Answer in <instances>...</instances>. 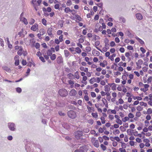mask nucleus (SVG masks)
Instances as JSON below:
<instances>
[{"mask_svg": "<svg viewBox=\"0 0 152 152\" xmlns=\"http://www.w3.org/2000/svg\"><path fill=\"white\" fill-rule=\"evenodd\" d=\"M67 115L70 118L73 119L77 117V114L76 112L73 110H70L67 112Z\"/></svg>", "mask_w": 152, "mask_h": 152, "instance_id": "1", "label": "nucleus"}, {"mask_svg": "<svg viewBox=\"0 0 152 152\" xmlns=\"http://www.w3.org/2000/svg\"><path fill=\"white\" fill-rule=\"evenodd\" d=\"M58 94L62 97H65L68 95V92L66 89L62 88L59 90Z\"/></svg>", "mask_w": 152, "mask_h": 152, "instance_id": "2", "label": "nucleus"}, {"mask_svg": "<svg viewBox=\"0 0 152 152\" xmlns=\"http://www.w3.org/2000/svg\"><path fill=\"white\" fill-rule=\"evenodd\" d=\"M91 142L95 147L98 148L99 147V141L97 140H96V138L92 137L91 139Z\"/></svg>", "mask_w": 152, "mask_h": 152, "instance_id": "3", "label": "nucleus"}, {"mask_svg": "<svg viewBox=\"0 0 152 152\" xmlns=\"http://www.w3.org/2000/svg\"><path fill=\"white\" fill-rule=\"evenodd\" d=\"M83 134L82 131H77L75 133V137L77 139H80Z\"/></svg>", "mask_w": 152, "mask_h": 152, "instance_id": "4", "label": "nucleus"}, {"mask_svg": "<svg viewBox=\"0 0 152 152\" xmlns=\"http://www.w3.org/2000/svg\"><path fill=\"white\" fill-rule=\"evenodd\" d=\"M23 13H22L20 15V20L23 22L26 25L28 24L27 20L26 18L23 17Z\"/></svg>", "mask_w": 152, "mask_h": 152, "instance_id": "5", "label": "nucleus"}, {"mask_svg": "<svg viewBox=\"0 0 152 152\" xmlns=\"http://www.w3.org/2000/svg\"><path fill=\"white\" fill-rule=\"evenodd\" d=\"M127 76L129 77V79L127 80V83L129 84H131L132 83V80H133L134 78V75L133 74H130L128 75Z\"/></svg>", "mask_w": 152, "mask_h": 152, "instance_id": "6", "label": "nucleus"}, {"mask_svg": "<svg viewBox=\"0 0 152 152\" xmlns=\"http://www.w3.org/2000/svg\"><path fill=\"white\" fill-rule=\"evenodd\" d=\"M86 150V146L84 145L80 147L79 149L76 150L74 152H85Z\"/></svg>", "mask_w": 152, "mask_h": 152, "instance_id": "7", "label": "nucleus"}, {"mask_svg": "<svg viewBox=\"0 0 152 152\" xmlns=\"http://www.w3.org/2000/svg\"><path fill=\"white\" fill-rule=\"evenodd\" d=\"M8 126L10 130L14 131L15 130V124L13 123H8Z\"/></svg>", "mask_w": 152, "mask_h": 152, "instance_id": "8", "label": "nucleus"}, {"mask_svg": "<svg viewBox=\"0 0 152 152\" xmlns=\"http://www.w3.org/2000/svg\"><path fill=\"white\" fill-rule=\"evenodd\" d=\"M143 142L145 143V145L146 147H149L150 146V140L148 139H143Z\"/></svg>", "mask_w": 152, "mask_h": 152, "instance_id": "9", "label": "nucleus"}, {"mask_svg": "<svg viewBox=\"0 0 152 152\" xmlns=\"http://www.w3.org/2000/svg\"><path fill=\"white\" fill-rule=\"evenodd\" d=\"M31 30L33 31H36L38 30V26L37 24L35 23L33 25L31 28Z\"/></svg>", "mask_w": 152, "mask_h": 152, "instance_id": "10", "label": "nucleus"}, {"mask_svg": "<svg viewBox=\"0 0 152 152\" xmlns=\"http://www.w3.org/2000/svg\"><path fill=\"white\" fill-rule=\"evenodd\" d=\"M77 94V92L75 89H72L69 93V94L71 96H75Z\"/></svg>", "mask_w": 152, "mask_h": 152, "instance_id": "11", "label": "nucleus"}, {"mask_svg": "<svg viewBox=\"0 0 152 152\" xmlns=\"http://www.w3.org/2000/svg\"><path fill=\"white\" fill-rule=\"evenodd\" d=\"M131 52L130 51L129 52L125 53V56L127 58L129 61L131 60V58L130 57L131 56Z\"/></svg>", "mask_w": 152, "mask_h": 152, "instance_id": "12", "label": "nucleus"}, {"mask_svg": "<svg viewBox=\"0 0 152 152\" xmlns=\"http://www.w3.org/2000/svg\"><path fill=\"white\" fill-rule=\"evenodd\" d=\"M42 55L44 56L45 59H48V56L46 54H48V51H47L45 49H43L42 51Z\"/></svg>", "mask_w": 152, "mask_h": 152, "instance_id": "13", "label": "nucleus"}, {"mask_svg": "<svg viewBox=\"0 0 152 152\" xmlns=\"http://www.w3.org/2000/svg\"><path fill=\"white\" fill-rule=\"evenodd\" d=\"M108 85L111 87L113 91L116 89V85L115 83H109Z\"/></svg>", "mask_w": 152, "mask_h": 152, "instance_id": "14", "label": "nucleus"}, {"mask_svg": "<svg viewBox=\"0 0 152 152\" xmlns=\"http://www.w3.org/2000/svg\"><path fill=\"white\" fill-rule=\"evenodd\" d=\"M129 131H130L131 133H132L135 136H137L138 135V132L137 131H135L134 132V130L132 129H128L127 130V132H128Z\"/></svg>", "mask_w": 152, "mask_h": 152, "instance_id": "15", "label": "nucleus"}, {"mask_svg": "<svg viewBox=\"0 0 152 152\" xmlns=\"http://www.w3.org/2000/svg\"><path fill=\"white\" fill-rule=\"evenodd\" d=\"M92 53L94 56H98L100 54L99 52L94 49L92 50Z\"/></svg>", "mask_w": 152, "mask_h": 152, "instance_id": "16", "label": "nucleus"}, {"mask_svg": "<svg viewBox=\"0 0 152 152\" xmlns=\"http://www.w3.org/2000/svg\"><path fill=\"white\" fill-rule=\"evenodd\" d=\"M86 106L88 110V113H91L94 111V108L93 107H90L88 105H87Z\"/></svg>", "mask_w": 152, "mask_h": 152, "instance_id": "17", "label": "nucleus"}, {"mask_svg": "<svg viewBox=\"0 0 152 152\" xmlns=\"http://www.w3.org/2000/svg\"><path fill=\"white\" fill-rule=\"evenodd\" d=\"M122 79L123 80L121 81V83L123 85L126 83V80H127V77L125 75H123L122 76Z\"/></svg>", "mask_w": 152, "mask_h": 152, "instance_id": "18", "label": "nucleus"}, {"mask_svg": "<svg viewBox=\"0 0 152 152\" xmlns=\"http://www.w3.org/2000/svg\"><path fill=\"white\" fill-rule=\"evenodd\" d=\"M63 58L61 56H58L57 58V63L58 64H60L63 62Z\"/></svg>", "mask_w": 152, "mask_h": 152, "instance_id": "19", "label": "nucleus"}, {"mask_svg": "<svg viewBox=\"0 0 152 152\" xmlns=\"http://www.w3.org/2000/svg\"><path fill=\"white\" fill-rule=\"evenodd\" d=\"M100 44V42L99 41H96L95 42V46L98 50L101 51V49L97 47V46L99 45Z\"/></svg>", "mask_w": 152, "mask_h": 152, "instance_id": "20", "label": "nucleus"}, {"mask_svg": "<svg viewBox=\"0 0 152 152\" xmlns=\"http://www.w3.org/2000/svg\"><path fill=\"white\" fill-rule=\"evenodd\" d=\"M49 55L50 56V58L53 61L56 59V56L55 54H52V53H49Z\"/></svg>", "mask_w": 152, "mask_h": 152, "instance_id": "21", "label": "nucleus"}, {"mask_svg": "<svg viewBox=\"0 0 152 152\" xmlns=\"http://www.w3.org/2000/svg\"><path fill=\"white\" fill-rule=\"evenodd\" d=\"M23 52V48L21 46L20 49L17 52V54L21 56Z\"/></svg>", "mask_w": 152, "mask_h": 152, "instance_id": "22", "label": "nucleus"}, {"mask_svg": "<svg viewBox=\"0 0 152 152\" xmlns=\"http://www.w3.org/2000/svg\"><path fill=\"white\" fill-rule=\"evenodd\" d=\"M136 17L138 20H141L143 18L142 15L140 13H137L136 14Z\"/></svg>", "mask_w": 152, "mask_h": 152, "instance_id": "23", "label": "nucleus"}, {"mask_svg": "<svg viewBox=\"0 0 152 152\" xmlns=\"http://www.w3.org/2000/svg\"><path fill=\"white\" fill-rule=\"evenodd\" d=\"M80 77L79 75V72L77 71L74 73V78H75L78 80L80 78Z\"/></svg>", "mask_w": 152, "mask_h": 152, "instance_id": "24", "label": "nucleus"}, {"mask_svg": "<svg viewBox=\"0 0 152 152\" xmlns=\"http://www.w3.org/2000/svg\"><path fill=\"white\" fill-rule=\"evenodd\" d=\"M67 77L70 80L74 79V75L72 73H69L67 75Z\"/></svg>", "mask_w": 152, "mask_h": 152, "instance_id": "25", "label": "nucleus"}, {"mask_svg": "<svg viewBox=\"0 0 152 152\" xmlns=\"http://www.w3.org/2000/svg\"><path fill=\"white\" fill-rule=\"evenodd\" d=\"M93 40L95 41L96 40L99 39H100L99 36L96 35H94L93 36Z\"/></svg>", "mask_w": 152, "mask_h": 152, "instance_id": "26", "label": "nucleus"}, {"mask_svg": "<svg viewBox=\"0 0 152 152\" xmlns=\"http://www.w3.org/2000/svg\"><path fill=\"white\" fill-rule=\"evenodd\" d=\"M107 64V63L106 61H104L103 62H100L99 64L100 66L102 67H105Z\"/></svg>", "mask_w": 152, "mask_h": 152, "instance_id": "27", "label": "nucleus"}, {"mask_svg": "<svg viewBox=\"0 0 152 152\" xmlns=\"http://www.w3.org/2000/svg\"><path fill=\"white\" fill-rule=\"evenodd\" d=\"M69 84L71 85V87L72 88L74 86V84L75 83L74 81L71 80H70L68 81Z\"/></svg>", "mask_w": 152, "mask_h": 152, "instance_id": "28", "label": "nucleus"}, {"mask_svg": "<svg viewBox=\"0 0 152 152\" xmlns=\"http://www.w3.org/2000/svg\"><path fill=\"white\" fill-rule=\"evenodd\" d=\"M135 38L139 42V43L142 45L144 44V42L141 39L139 38L138 37H136Z\"/></svg>", "mask_w": 152, "mask_h": 152, "instance_id": "29", "label": "nucleus"}, {"mask_svg": "<svg viewBox=\"0 0 152 152\" xmlns=\"http://www.w3.org/2000/svg\"><path fill=\"white\" fill-rule=\"evenodd\" d=\"M118 65L119 66H122L124 67H125L126 66V63L125 62H123L122 61H121L118 64Z\"/></svg>", "mask_w": 152, "mask_h": 152, "instance_id": "30", "label": "nucleus"}, {"mask_svg": "<svg viewBox=\"0 0 152 152\" xmlns=\"http://www.w3.org/2000/svg\"><path fill=\"white\" fill-rule=\"evenodd\" d=\"M102 101L104 105L105 106H107V102L106 100V99L105 98H103L102 99Z\"/></svg>", "mask_w": 152, "mask_h": 152, "instance_id": "31", "label": "nucleus"}, {"mask_svg": "<svg viewBox=\"0 0 152 152\" xmlns=\"http://www.w3.org/2000/svg\"><path fill=\"white\" fill-rule=\"evenodd\" d=\"M104 91L106 92H108L110 90V88L109 86L106 85L104 87Z\"/></svg>", "mask_w": 152, "mask_h": 152, "instance_id": "32", "label": "nucleus"}, {"mask_svg": "<svg viewBox=\"0 0 152 152\" xmlns=\"http://www.w3.org/2000/svg\"><path fill=\"white\" fill-rule=\"evenodd\" d=\"M91 115L92 117L95 118H97L98 117V113L96 112L95 113H91Z\"/></svg>", "mask_w": 152, "mask_h": 152, "instance_id": "33", "label": "nucleus"}, {"mask_svg": "<svg viewBox=\"0 0 152 152\" xmlns=\"http://www.w3.org/2000/svg\"><path fill=\"white\" fill-rule=\"evenodd\" d=\"M2 68L4 70H5L6 71H7L8 72H11L10 69L9 68H8V67H7V66H3L2 67Z\"/></svg>", "mask_w": 152, "mask_h": 152, "instance_id": "34", "label": "nucleus"}, {"mask_svg": "<svg viewBox=\"0 0 152 152\" xmlns=\"http://www.w3.org/2000/svg\"><path fill=\"white\" fill-rule=\"evenodd\" d=\"M85 60L87 62L88 64L90 65L92 64V62L89 61V58L88 57H85Z\"/></svg>", "mask_w": 152, "mask_h": 152, "instance_id": "35", "label": "nucleus"}, {"mask_svg": "<svg viewBox=\"0 0 152 152\" xmlns=\"http://www.w3.org/2000/svg\"><path fill=\"white\" fill-rule=\"evenodd\" d=\"M95 78L94 77H92L89 80V81L91 84H93L94 82H96Z\"/></svg>", "mask_w": 152, "mask_h": 152, "instance_id": "36", "label": "nucleus"}, {"mask_svg": "<svg viewBox=\"0 0 152 152\" xmlns=\"http://www.w3.org/2000/svg\"><path fill=\"white\" fill-rule=\"evenodd\" d=\"M23 30L22 29L21 31L18 33V34L19 35L20 37H23L24 36V34H23Z\"/></svg>", "mask_w": 152, "mask_h": 152, "instance_id": "37", "label": "nucleus"}, {"mask_svg": "<svg viewBox=\"0 0 152 152\" xmlns=\"http://www.w3.org/2000/svg\"><path fill=\"white\" fill-rule=\"evenodd\" d=\"M64 54H65V56L66 57H67L69 56V55H70L69 53L67 50H64Z\"/></svg>", "mask_w": 152, "mask_h": 152, "instance_id": "38", "label": "nucleus"}, {"mask_svg": "<svg viewBox=\"0 0 152 152\" xmlns=\"http://www.w3.org/2000/svg\"><path fill=\"white\" fill-rule=\"evenodd\" d=\"M116 56L115 54L114 53L112 55L109 56V58L110 59L111 61H113L114 60V57H115Z\"/></svg>", "mask_w": 152, "mask_h": 152, "instance_id": "39", "label": "nucleus"}, {"mask_svg": "<svg viewBox=\"0 0 152 152\" xmlns=\"http://www.w3.org/2000/svg\"><path fill=\"white\" fill-rule=\"evenodd\" d=\"M129 117L127 116H126L122 119V121L123 122H125L129 120Z\"/></svg>", "mask_w": 152, "mask_h": 152, "instance_id": "40", "label": "nucleus"}, {"mask_svg": "<svg viewBox=\"0 0 152 152\" xmlns=\"http://www.w3.org/2000/svg\"><path fill=\"white\" fill-rule=\"evenodd\" d=\"M75 49L76 52L78 54H80L81 52V49L79 47H76Z\"/></svg>", "mask_w": 152, "mask_h": 152, "instance_id": "41", "label": "nucleus"}, {"mask_svg": "<svg viewBox=\"0 0 152 152\" xmlns=\"http://www.w3.org/2000/svg\"><path fill=\"white\" fill-rule=\"evenodd\" d=\"M66 4L67 6H71L72 4V2L71 0H67Z\"/></svg>", "mask_w": 152, "mask_h": 152, "instance_id": "42", "label": "nucleus"}, {"mask_svg": "<svg viewBox=\"0 0 152 152\" xmlns=\"http://www.w3.org/2000/svg\"><path fill=\"white\" fill-rule=\"evenodd\" d=\"M133 99L134 100L137 99V100H141L142 99V98L141 97H140L139 96H133Z\"/></svg>", "mask_w": 152, "mask_h": 152, "instance_id": "43", "label": "nucleus"}, {"mask_svg": "<svg viewBox=\"0 0 152 152\" xmlns=\"http://www.w3.org/2000/svg\"><path fill=\"white\" fill-rule=\"evenodd\" d=\"M116 122L120 125H121L122 124V121L119 118H117L116 120Z\"/></svg>", "mask_w": 152, "mask_h": 152, "instance_id": "44", "label": "nucleus"}, {"mask_svg": "<svg viewBox=\"0 0 152 152\" xmlns=\"http://www.w3.org/2000/svg\"><path fill=\"white\" fill-rule=\"evenodd\" d=\"M64 11V12L65 13H68L69 12H70V11H71V10L69 7H65Z\"/></svg>", "mask_w": 152, "mask_h": 152, "instance_id": "45", "label": "nucleus"}, {"mask_svg": "<svg viewBox=\"0 0 152 152\" xmlns=\"http://www.w3.org/2000/svg\"><path fill=\"white\" fill-rule=\"evenodd\" d=\"M87 79V78L86 76H83L82 78V80L81 81L82 83H85L84 82L86 81Z\"/></svg>", "mask_w": 152, "mask_h": 152, "instance_id": "46", "label": "nucleus"}, {"mask_svg": "<svg viewBox=\"0 0 152 152\" xmlns=\"http://www.w3.org/2000/svg\"><path fill=\"white\" fill-rule=\"evenodd\" d=\"M143 107L141 106L140 105H139L138 106H137L136 107L137 110L139 111H141L142 110H143Z\"/></svg>", "mask_w": 152, "mask_h": 152, "instance_id": "47", "label": "nucleus"}, {"mask_svg": "<svg viewBox=\"0 0 152 152\" xmlns=\"http://www.w3.org/2000/svg\"><path fill=\"white\" fill-rule=\"evenodd\" d=\"M45 31L43 28L39 30V33L42 35H43L45 33Z\"/></svg>", "mask_w": 152, "mask_h": 152, "instance_id": "48", "label": "nucleus"}, {"mask_svg": "<svg viewBox=\"0 0 152 152\" xmlns=\"http://www.w3.org/2000/svg\"><path fill=\"white\" fill-rule=\"evenodd\" d=\"M152 113V109L151 108L148 109L147 111V114H150Z\"/></svg>", "mask_w": 152, "mask_h": 152, "instance_id": "49", "label": "nucleus"}, {"mask_svg": "<svg viewBox=\"0 0 152 152\" xmlns=\"http://www.w3.org/2000/svg\"><path fill=\"white\" fill-rule=\"evenodd\" d=\"M143 61L142 59H139L138 60L137 63V66H138V64L141 65L142 64Z\"/></svg>", "mask_w": 152, "mask_h": 152, "instance_id": "50", "label": "nucleus"}, {"mask_svg": "<svg viewBox=\"0 0 152 152\" xmlns=\"http://www.w3.org/2000/svg\"><path fill=\"white\" fill-rule=\"evenodd\" d=\"M98 86V85L97 83H95L92 85H91V86L90 87L91 89H93L94 88L97 87Z\"/></svg>", "mask_w": 152, "mask_h": 152, "instance_id": "51", "label": "nucleus"}, {"mask_svg": "<svg viewBox=\"0 0 152 152\" xmlns=\"http://www.w3.org/2000/svg\"><path fill=\"white\" fill-rule=\"evenodd\" d=\"M84 99L86 102H88L89 100V99L88 95H85L84 96Z\"/></svg>", "mask_w": 152, "mask_h": 152, "instance_id": "52", "label": "nucleus"}, {"mask_svg": "<svg viewBox=\"0 0 152 152\" xmlns=\"http://www.w3.org/2000/svg\"><path fill=\"white\" fill-rule=\"evenodd\" d=\"M101 148L104 151H105L106 149V147L103 144H101L100 145Z\"/></svg>", "mask_w": 152, "mask_h": 152, "instance_id": "53", "label": "nucleus"}, {"mask_svg": "<svg viewBox=\"0 0 152 152\" xmlns=\"http://www.w3.org/2000/svg\"><path fill=\"white\" fill-rule=\"evenodd\" d=\"M100 119L101 121V122L102 124H104L105 123V120L104 118V117H101Z\"/></svg>", "mask_w": 152, "mask_h": 152, "instance_id": "54", "label": "nucleus"}, {"mask_svg": "<svg viewBox=\"0 0 152 152\" xmlns=\"http://www.w3.org/2000/svg\"><path fill=\"white\" fill-rule=\"evenodd\" d=\"M63 35L61 34L59 37L58 40L60 41V42H62L63 41Z\"/></svg>", "mask_w": 152, "mask_h": 152, "instance_id": "55", "label": "nucleus"}, {"mask_svg": "<svg viewBox=\"0 0 152 152\" xmlns=\"http://www.w3.org/2000/svg\"><path fill=\"white\" fill-rule=\"evenodd\" d=\"M55 49L54 48H51L50 50H48V52L49 53H52V54L53 53H54L55 52Z\"/></svg>", "mask_w": 152, "mask_h": 152, "instance_id": "56", "label": "nucleus"}, {"mask_svg": "<svg viewBox=\"0 0 152 152\" xmlns=\"http://www.w3.org/2000/svg\"><path fill=\"white\" fill-rule=\"evenodd\" d=\"M140 106H143L144 107H146L147 106V104L146 103L144 102H141L140 103Z\"/></svg>", "mask_w": 152, "mask_h": 152, "instance_id": "57", "label": "nucleus"}, {"mask_svg": "<svg viewBox=\"0 0 152 152\" xmlns=\"http://www.w3.org/2000/svg\"><path fill=\"white\" fill-rule=\"evenodd\" d=\"M145 146V144L143 143H142V142L140 143L139 144V147L141 149H142Z\"/></svg>", "mask_w": 152, "mask_h": 152, "instance_id": "58", "label": "nucleus"}, {"mask_svg": "<svg viewBox=\"0 0 152 152\" xmlns=\"http://www.w3.org/2000/svg\"><path fill=\"white\" fill-rule=\"evenodd\" d=\"M86 50L87 52H89L91 50V48L90 46H87L86 48Z\"/></svg>", "mask_w": 152, "mask_h": 152, "instance_id": "59", "label": "nucleus"}, {"mask_svg": "<svg viewBox=\"0 0 152 152\" xmlns=\"http://www.w3.org/2000/svg\"><path fill=\"white\" fill-rule=\"evenodd\" d=\"M120 131L118 129H115L113 131V133L115 134H118L119 133Z\"/></svg>", "mask_w": 152, "mask_h": 152, "instance_id": "60", "label": "nucleus"}, {"mask_svg": "<svg viewBox=\"0 0 152 152\" xmlns=\"http://www.w3.org/2000/svg\"><path fill=\"white\" fill-rule=\"evenodd\" d=\"M42 23L43 24L45 25L46 26L47 25V20L44 18H43L42 20Z\"/></svg>", "mask_w": 152, "mask_h": 152, "instance_id": "61", "label": "nucleus"}, {"mask_svg": "<svg viewBox=\"0 0 152 152\" xmlns=\"http://www.w3.org/2000/svg\"><path fill=\"white\" fill-rule=\"evenodd\" d=\"M134 117V115L132 113H130L128 114V117H129V118H133Z\"/></svg>", "mask_w": 152, "mask_h": 152, "instance_id": "62", "label": "nucleus"}, {"mask_svg": "<svg viewBox=\"0 0 152 152\" xmlns=\"http://www.w3.org/2000/svg\"><path fill=\"white\" fill-rule=\"evenodd\" d=\"M135 140L136 142L139 143H140L142 142L141 139L139 138H136L135 139Z\"/></svg>", "mask_w": 152, "mask_h": 152, "instance_id": "63", "label": "nucleus"}, {"mask_svg": "<svg viewBox=\"0 0 152 152\" xmlns=\"http://www.w3.org/2000/svg\"><path fill=\"white\" fill-rule=\"evenodd\" d=\"M119 150L120 152H126V150L124 148H120L119 149Z\"/></svg>", "mask_w": 152, "mask_h": 152, "instance_id": "64", "label": "nucleus"}]
</instances>
